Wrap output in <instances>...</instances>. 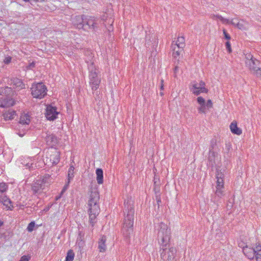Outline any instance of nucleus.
<instances>
[{
	"label": "nucleus",
	"instance_id": "obj_1",
	"mask_svg": "<svg viewBox=\"0 0 261 261\" xmlns=\"http://www.w3.org/2000/svg\"><path fill=\"white\" fill-rule=\"evenodd\" d=\"M171 237V229L167 224L162 222L159 224V229L158 233V239L159 244L163 250L161 253V258L165 260L171 261L176 253L174 247H170L169 242Z\"/></svg>",
	"mask_w": 261,
	"mask_h": 261
},
{
	"label": "nucleus",
	"instance_id": "obj_2",
	"mask_svg": "<svg viewBox=\"0 0 261 261\" xmlns=\"http://www.w3.org/2000/svg\"><path fill=\"white\" fill-rule=\"evenodd\" d=\"M124 211L127 215L124 218L121 232L126 239H129L133 232L135 210L132 200H127V201H124Z\"/></svg>",
	"mask_w": 261,
	"mask_h": 261
},
{
	"label": "nucleus",
	"instance_id": "obj_3",
	"mask_svg": "<svg viewBox=\"0 0 261 261\" xmlns=\"http://www.w3.org/2000/svg\"><path fill=\"white\" fill-rule=\"evenodd\" d=\"M99 198V194L97 188H91L88 205L89 207V222L92 227L94 226L95 223V220L100 211L98 205Z\"/></svg>",
	"mask_w": 261,
	"mask_h": 261
},
{
	"label": "nucleus",
	"instance_id": "obj_4",
	"mask_svg": "<svg viewBox=\"0 0 261 261\" xmlns=\"http://www.w3.org/2000/svg\"><path fill=\"white\" fill-rule=\"evenodd\" d=\"M89 84L92 90H96L101 82V79L98 75V69L93 63L88 65Z\"/></svg>",
	"mask_w": 261,
	"mask_h": 261
},
{
	"label": "nucleus",
	"instance_id": "obj_5",
	"mask_svg": "<svg viewBox=\"0 0 261 261\" xmlns=\"http://www.w3.org/2000/svg\"><path fill=\"white\" fill-rule=\"evenodd\" d=\"M60 160V153L56 148L48 149L43 159L45 164L48 167H52L59 163Z\"/></svg>",
	"mask_w": 261,
	"mask_h": 261
},
{
	"label": "nucleus",
	"instance_id": "obj_6",
	"mask_svg": "<svg viewBox=\"0 0 261 261\" xmlns=\"http://www.w3.org/2000/svg\"><path fill=\"white\" fill-rule=\"evenodd\" d=\"M31 90V94L34 98L41 99L47 94V88L42 83L33 84Z\"/></svg>",
	"mask_w": 261,
	"mask_h": 261
},
{
	"label": "nucleus",
	"instance_id": "obj_7",
	"mask_svg": "<svg viewBox=\"0 0 261 261\" xmlns=\"http://www.w3.org/2000/svg\"><path fill=\"white\" fill-rule=\"evenodd\" d=\"M246 66L252 74L261 79V62L259 60L256 59L248 61L246 62Z\"/></svg>",
	"mask_w": 261,
	"mask_h": 261
},
{
	"label": "nucleus",
	"instance_id": "obj_8",
	"mask_svg": "<svg viewBox=\"0 0 261 261\" xmlns=\"http://www.w3.org/2000/svg\"><path fill=\"white\" fill-rule=\"evenodd\" d=\"M45 135L43 137L45 139L47 145L50 146L51 148H54L53 147L56 146L59 142L57 137L53 134L48 132L45 133Z\"/></svg>",
	"mask_w": 261,
	"mask_h": 261
},
{
	"label": "nucleus",
	"instance_id": "obj_9",
	"mask_svg": "<svg viewBox=\"0 0 261 261\" xmlns=\"http://www.w3.org/2000/svg\"><path fill=\"white\" fill-rule=\"evenodd\" d=\"M59 113L57 111V108L51 105L46 107L45 116L47 120H54L57 118Z\"/></svg>",
	"mask_w": 261,
	"mask_h": 261
},
{
	"label": "nucleus",
	"instance_id": "obj_10",
	"mask_svg": "<svg viewBox=\"0 0 261 261\" xmlns=\"http://www.w3.org/2000/svg\"><path fill=\"white\" fill-rule=\"evenodd\" d=\"M45 183L44 179L41 180H37L35 182L32 186V190L34 192V194H36L40 192L41 190L43 189V184Z\"/></svg>",
	"mask_w": 261,
	"mask_h": 261
},
{
	"label": "nucleus",
	"instance_id": "obj_11",
	"mask_svg": "<svg viewBox=\"0 0 261 261\" xmlns=\"http://www.w3.org/2000/svg\"><path fill=\"white\" fill-rule=\"evenodd\" d=\"M97 21V18L91 16L86 20L85 25H87L89 29H92L93 30H95V29L99 28V24Z\"/></svg>",
	"mask_w": 261,
	"mask_h": 261
},
{
	"label": "nucleus",
	"instance_id": "obj_12",
	"mask_svg": "<svg viewBox=\"0 0 261 261\" xmlns=\"http://www.w3.org/2000/svg\"><path fill=\"white\" fill-rule=\"evenodd\" d=\"M243 251L244 255L249 259H253L255 257V251L254 248L246 246L243 248Z\"/></svg>",
	"mask_w": 261,
	"mask_h": 261
},
{
	"label": "nucleus",
	"instance_id": "obj_13",
	"mask_svg": "<svg viewBox=\"0 0 261 261\" xmlns=\"http://www.w3.org/2000/svg\"><path fill=\"white\" fill-rule=\"evenodd\" d=\"M14 105V101L12 98L8 97L2 98L0 99V107L7 108L12 106Z\"/></svg>",
	"mask_w": 261,
	"mask_h": 261
},
{
	"label": "nucleus",
	"instance_id": "obj_14",
	"mask_svg": "<svg viewBox=\"0 0 261 261\" xmlns=\"http://www.w3.org/2000/svg\"><path fill=\"white\" fill-rule=\"evenodd\" d=\"M229 127L231 133L233 134L240 135L242 133V129L238 127L236 121H233L231 123Z\"/></svg>",
	"mask_w": 261,
	"mask_h": 261
},
{
	"label": "nucleus",
	"instance_id": "obj_15",
	"mask_svg": "<svg viewBox=\"0 0 261 261\" xmlns=\"http://www.w3.org/2000/svg\"><path fill=\"white\" fill-rule=\"evenodd\" d=\"M217 155V153L214 150H209L208 161L209 162L210 166L212 167H213L216 165L215 157Z\"/></svg>",
	"mask_w": 261,
	"mask_h": 261
},
{
	"label": "nucleus",
	"instance_id": "obj_16",
	"mask_svg": "<svg viewBox=\"0 0 261 261\" xmlns=\"http://www.w3.org/2000/svg\"><path fill=\"white\" fill-rule=\"evenodd\" d=\"M12 81L13 88H18L19 89H22L25 88L24 84L20 79L14 78L12 80Z\"/></svg>",
	"mask_w": 261,
	"mask_h": 261
},
{
	"label": "nucleus",
	"instance_id": "obj_17",
	"mask_svg": "<svg viewBox=\"0 0 261 261\" xmlns=\"http://www.w3.org/2000/svg\"><path fill=\"white\" fill-rule=\"evenodd\" d=\"M199 87V83L194 81L191 83V88H190L191 91L195 95H199L201 93L200 88Z\"/></svg>",
	"mask_w": 261,
	"mask_h": 261
},
{
	"label": "nucleus",
	"instance_id": "obj_18",
	"mask_svg": "<svg viewBox=\"0 0 261 261\" xmlns=\"http://www.w3.org/2000/svg\"><path fill=\"white\" fill-rule=\"evenodd\" d=\"M96 180L99 185H101L103 182V172L102 169L97 168L96 170Z\"/></svg>",
	"mask_w": 261,
	"mask_h": 261
},
{
	"label": "nucleus",
	"instance_id": "obj_19",
	"mask_svg": "<svg viewBox=\"0 0 261 261\" xmlns=\"http://www.w3.org/2000/svg\"><path fill=\"white\" fill-rule=\"evenodd\" d=\"M223 188L224 184H217L215 198H216L217 196L219 198H221L224 195Z\"/></svg>",
	"mask_w": 261,
	"mask_h": 261
},
{
	"label": "nucleus",
	"instance_id": "obj_20",
	"mask_svg": "<svg viewBox=\"0 0 261 261\" xmlns=\"http://www.w3.org/2000/svg\"><path fill=\"white\" fill-rule=\"evenodd\" d=\"M84 17V15L77 16L75 17V19L77 22L75 23V24L77 25L79 29L83 28L85 25Z\"/></svg>",
	"mask_w": 261,
	"mask_h": 261
},
{
	"label": "nucleus",
	"instance_id": "obj_21",
	"mask_svg": "<svg viewBox=\"0 0 261 261\" xmlns=\"http://www.w3.org/2000/svg\"><path fill=\"white\" fill-rule=\"evenodd\" d=\"M171 47L173 50L172 55L174 58H176L178 57L184 49V48H181L179 46H174L173 43L172 44Z\"/></svg>",
	"mask_w": 261,
	"mask_h": 261
},
{
	"label": "nucleus",
	"instance_id": "obj_22",
	"mask_svg": "<svg viewBox=\"0 0 261 261\" xmlns=\"http://www.w3.org/2000/svg\"><path fill=\"white\" fill-rule=\"evenodd\" d=\"M85 55L86 57L85 58V61L88 64V65L91 63L94 65V63L92 60L94 55L90 50H87L85 51Z\"/></svg>",
	"mask_w": 261,
	"mask_h": 261
},
{
	"label": "nucleus",
	"instance_id": "obj_23",
	"mask_svg": "<svg viewBox=\"0 0 261 261\" xmlns=\"http://www.w3.org/2000/svg\"><path fill=\"white\" fill-rule=\"evenodd\" d=\"M106 241V237L102 236L98 242V249L100 252H105L106 249V245L105 244Z\"/></svg>",
	"mask_w": 261,
	"mask_h": 261
},
{
	"label": "nucleus",
	"instance_id": "obj_24",
	"mask_svg": "<svg viewBox=\"0 0 261 261\" xmlns=\"http://www.w3.org/2000/svg\"><path fill=\"white\" fill-rule=\"evenodd\" d=\"M15 115V111L13 110H9L8 112L5 113L3 114V116L6 120H9L14 119Z\"/></svg>",
	"mask_w": 261,
	"mask_h": 261
},
{
	"label": "nucleus",
	"instance_id": "obj_25",
	"mask_svg": "<svg viewBox=\"0 0 261 261\" xmlns=\"http://www.w3.org/2000/svg\"><path fill=\"white\" fill-rule=\"evenodd\" d=\"M224 174L222 172H221V171L217 170L216 172V178L217 179V184H224Z\"/></svg>",
	"mask_w": 261,
	"mask_h": 261
},
{
	"label": "nucleus",
	"instance_id": "obj_26",
	"mask_svg": "<svg viewBox=\"0 0 261 261\" xmlns=\"http://www.w3.org/2000/svg\"><path fill=\"white\" fill-rule=\"evenodd\" d=\"M30 122V116L28 115L21 116L20 118V124L25 125L29 124Z\"/></svg>",
	"mask_w": 261,
	"mask_h": 261
},
{
	"label": "nucleus",
	"instance_id": "obj_27",
	"mask_svg": "<svg viewBox=\"0 0 261 261\" xmlns=\"http://www.w3.org/2000/svg\"><path fill=\"white\" fill-rule=\"evenodd\" d=\"M174 46H179L181 48H184L185 46V38L183 36L178 37Z\"/></svg>",
	"mask_w": 261,
	"mask_h": 261
},
{
	"label": "nucleus",
	"instance_id": "obj_28",
	"mask_svg": "<svg viewBox=\"0 0 261 261\" xmlns=\"http://www.w3.org/2000/svg\"><path fill=\"white\" fill-rule=\"evenodd\" d=\"M74 168L73 166H70L68 171V184H69L70 180L72 179L74 177Z\"/></svg>",
	"mask_w": 261,
	"mask_h": 261
},
{
	"label": "nucleus",
	"instance_id": "obj_29",
	"mask_svg": "<svg viewBox=\"0 0 261 261\" xmlns=\"http://www.w3.org/2000/svg\"><path fill=\"white\" fill-rule=\"evenodd\" d=\"M241 21H242V22H236V25H233L240 30H246V22L243 19Z\"/></svg>",
	"mask_w": 261,
	"mask_h": 261
},
{
	"label": "nucleus",
	"instance_id": "obj_30",
	"mask_svg": "<svg viewBox=\"0 0 261 261\" xmlns=\"http://www.w3.org/2000/svg\"><path fill=\"white\" fill-rule=\"evenodd\" d=\"M74 257V253L72 250H68L67 256L66 257L65 261H73Z\"/></svg>",
	"mask_w": 261,
	"mask_h": 261
},
{
	"label": "nucleus",
	"instance_id": "obj_31",
	"mask_svg": "<svg viewBox=\"0 0 261 261\" xmlns=\"http://www.w3.org/2000/svg\"><path fill=\"white\" fill-rule=\"evenodd\" d=\"M205 83L201 81L199 83V88H200V91H201V93H207L208 92V89L205 88Z\"/></svg>",
	"mask_w": 261,
	"mask_h": 261
},
{
	"label": "nucleus",
	"instance_id": "obj_32",
	"mask_svg": "<svg viewBox=\"0 0 261 261\" xmlns=\"http://www.w3.org/2000/svg\"><path fill=\"white\" fill-rule=\"evenodd\" d=\"M245 64L246 65V62H248V61H253L254 60H256V59L253 57V56L250 53L246 54L245 55Z\"/></svg>",
	"mask_w": 261,
	"mask_h": 261
},
{
	"label": "nucleus",
	"instance_id": "obj_33",
	"mask_svg": "<svg viewBox=\"0 0 261 261\" xmlns=\"http://www.w3.org/2000/svg\"><path fill=\"white\" fill-rule=\"evenodd\" d=\"M8 188V186L4 182H0V193L5 192Z\"/></svg>",
	"mask_w": 261,
	"mask_h": 261
},
{
	"label": "nucleus",
	"instance_id": "obj_34",
	"mask_svg": "<svg viewBox=\"0 0 261 261\" xmlns=\"http://www.w3.org/2000/svg\"><path fill=\"white\" fill-rule=\"evenodd\" d=\"M35 226V222L33 221V222H30L27 227L28 231L29 232H32L34 230Z\"/></svg>",
	"mask_w": 261,
	"mask_h": 261
},
{
	"label": "nucleus",
	"instance_id": "obj_35",
	"mask_svg": "<svg viewBox=\"0 0 261 261\" xmlns=\"http://www.w3.org/2000/svg\"><path fill=\"white\" fill-rule=\"evenodd\" d=\"M221 21L223 23H225L227 24H231L232 25H236V22L233 21V19H232L231 21H230L228 19L223 18Z\"/></svg>",
	"mask_w": 261,
	"mask_h": 261
},
{
	"label": "nucleus",
	"instance_id": "obj_36",
	"mask_svg": "<svg viewBox=\"0 0 261 261\" xmlns=\"http://www.w3.org/2000/svg\"><path fill=\"white\" fill-rule=\"evenodd\" d=\"M179 64V60H177V63L175 65L174 69V76L175 77H176L177 73L178 72V70H179L178 64Z\"/></svg>",
	"mask_w": 261,
	"mask_h": 261
},
{
	"label": "nucleus",
	"instance_id": "obj_37",
	"mask_svg": "<svg viewBox=\"0 0 261 261\" xmlns=\"http://www.w3.org/2000/svg\"><path fill=\"white\" fill-rule=\"evenodd\" d=\"M155 198L158 206H159L160 203H161V195L159 192H155Z\"/></svg>",
	"mask_w": 261,
	"mask_h": 261
},
{
	"label": "nucleus",
	"instance_id": "obj_38",
	"mask_svg": "<svg viewBox=\"0 0 261 261\" xmlns=\"http://www.w3.org/2000/svg\"><path fill=\"white\" fill-rule=\"evenodd\" d=\"M197 100L198 103L200 105V106L205 105V99L201 96L198 97Z\"/></svg>",
	"mask_w": 261,
	"mask_h": 261
},
{
	"label": "nucleus",
	"instance_id": "obj_39",
	"mask_svg": "<svg viewBox=\"0 0 261 261\" xmlns=\"http://www.w3.org/2000/svg\"><path fill=\"white\" fill-rule=\"evenodd\" d=\"M205 110H206L205 105L200 106V107L198 109L199 113H204V114L206 113Z\"/></svg>",
	"mask_w": 261,
	"mask_h": 261
},
{
	"label": "nucleus",
	"instance_id": "obj_40",
	"mask_svg": "<svg viewBox=\"0 0 261 261\" xmlns=\"http://www.w3.org/2000/svg\"><path fill=\"white\" fill-rule=\"evenodd\" d=\"M216 145V140L215 139H212L211 141V145L209 150H213L215 146Z\"/></svg>",
	"mask_w": 261,
	"mask_h": 261
},
{
	"label": "nucleus",
	"instance_id": "obj_41",
	"mask_svg": "<svg viewBox=\"0 0 261 261\" xmlns=\"http://www.w3.org/2000/svg\"><path fill=\"white\" fill-rule=\"evenodd\" d=\"M223 33L225 39H226L228 40L230 39V38H231L230 36L228 34V33L227 32V31L225 29H223Z\"/></svg>",
	"mask_w": 261,
	"mask_h": 261
},
{
	"label": "nucleus",
	"instance_id": "obj_42",
	"mask_svg": "<svg viewBox=\"0 0 261 261\" xmlns=\"http://www.w3.org/2000/svg\"><path fill=\"white\" fill-rule=\"evenodd\" d=\"M226 48L227 50V51L230 53L232 51L231 48V45L229 41H227L225 43Z\"/></svg>",
	"mask_w": 261,
	"mask_h": 261
},
{
	"label": "nucleus",
	"instance_id": "obj_43",
	"mask_svg": "<svg viewBox=\"0 0 261 261\" xmlns=\"http://www.w3.org/2000/svg\"><path fill=\"white\" fill-rule=\"evenodd\" d=\"M12 58L10 56H8L5 57V59L4 60V62L6 64H8L11 62Z\"/></svg>",
	"mask_w": 261,
	"mask_h": 261
},
{
	"label": "nucleus",
	"instance_id": "obj_44",
	"mask_svg": "<svg viewBox=\"0 0 261 261\" xmlns=\"http://www.w3.org/2000/svg\"><path fill=\"white\" fill-rule=\"evenodd\" d=\"M30 258V257L26 256V255H23L21 257L19 261H29Z\"/></svg>",
	"mask_w": 261,
	"mask_h": 261
},
{
	"label": "nucleus",
	"instance_id": "obj_45",
	"mask_svg": "<svg viewBox=\"0 0 261 261\" xmlns=\"http://www.w3.org/2000/svg\"><path fill=\"white\" fill-rule=\"evenodd\" d=\"M208 108H211L213 107V103L211 100L209 99L207 101L206 105H205Z\"/></svg>",
	"mask_w": 261,
	"mask_h": 261
},
{
	"label": "nucleus",
	"instance_id": "obj_46",
	"mask_svg": "<svg viewBox=\"0 0 261 261\" xmlns=\"http://www.w3.org/2000/svg\"><path fill=\"white\" fill-rule=\"evenodd\" d=\"M69 184H68V181L66 183L61 191V194H62L67 189Z\"/></svg>",
	"mask_w": 261,
	"mask_h": 261
},
{
	"label": "nucleus",
	"instance_id": "obj_47",
	"mask_svg": "<svg viewBox=\"0 0 261 261\" xmlns=\"http://www.w3.org/2000/svg\"><path fill=\"white\" fill-rule=\"evenodd\" d=\"M35 66V63L34 62H32L29 64V65L27 66V68L29 69H32Z\"/></svg>",
	"mask_w": 261,
	"mask_h": 261
},
{
	"label": "nucleus",
	"instance_id": "obj_48",
	"mask_svg": "<svg viewBox=\"0 0 261 261\" xmlns=\"http://www.w3.org/2000/svg\"><path fill=\"white\" fill-rule=\"evenodd\" d=\"M213 19L218 18V19H220L221 21H222L223 17L221 15H214L213 16Z\"/></svg>",
	"mask_w": 261,
	"mask_h": 261
},
{
	"label": "nucleus",
	"instance_id": "obj_49",
	"mask_svg": "<svg viewBox=\"0 0 261 261\" xmlns=\"http://www.w3.org/2000/svg\"><path fill=\"white\" fill-rule=\"evenodd\" d=\"M85 233L82 230H79V236L80 238V239L82 240V239L84 237Z\"/></svg>",
	"mask_w": 261,
	"mask_h": 261
},
{
	"label": "nucleus",
	"instance_id": "obj_50",
	"mask_svg": "<svg viewBox=\"0 0 261 261\" xmlns=\"http://www.w3.org/2000/svg\"><path fill=\"white\" fill-rule=\"evenodd\" d=\"M255 257L256 258V260L257 259V257H260L261 258V250H258L257 252H255Z\"/></svg>",
	"mask_w": 261,
	"mask_h": 261
},
{
	"label": "nucleus",
	"instance_id": "obj_51",
	"mask_svg": "<svg viewBox=\"0 0 261 261\" xmlns=\"http://www.w3.org/2000/svg\"><path fill=\"white\" fill-rule=\"evenodd\" d=\"M4 90L5 91V93L10 92L12 91L11 88L8 87H6Z\"/></svg>",
	"mask_w": 261,
	"mask_h": 261
},
{
	"label": "nucleus",
	"instance_id": "obj_52",
	"mask_svg": "<svg viewBox=\"0 0 261 261\" xmlns=\"http://www.w3.org/2000/svg\"><path fill=\"white\" fill-rule=\"evenodd\" d=\"M254 250L256 252H257L258 250H261V245L259 244L255 247V248H254Z\"/></svg>",
	"mask_w": 261,
	"mask_h": 261
},
{
	"label": "nucleus",
	"instance_id": "obj_53",
	"mask_svg": "<svg viewBox=\"0 0 261 261\" xmlns=\"http://www.w3.org/2000/svg\"><path fill=\"white\" fill-rule=\"evenodd\" d=\"M50 177V175L49 174H45L43 179H44V180H45V183L47 182V179H49Z\"/></svg>",
	"mask_w": 261,
	"mask_h": 261
},
{
	"label": "nucleus",
	"instance_id": "obj_54",
	"mask_svg": "<svg viewBox=\"0 0 261 261\" xmlns=\"http://www.w3.org/2000/svg\"><path fill=\"white\" fill-rule=\"evenodd\" d=\"M226 148L227 149L228 152L229 151L230 147H231V145L230 144H226V146H225Z\"/></svg>",
	"mask_w": 261,
	"mask_h": 261
},
{
	"label": "nucleus",
	"instance_id": "obj_55",
	"mask_svg": "<svg viewBox=\"0 0 261 261\" xmlns=\"http://www.w3.org/2000/svg\"><path fill=\"white\" fill-rule=\"evenodd\" d=\"M11 203V201L10 200H6L5 201L4 204L6 205L7 206H8V203Z\"/></svg>",
	"mask_w": 261,
	"mask_h": 261
},
{
	"label": "nucleus",
	"instance_id": "obj_56",
	"mask_svg": "<svg viewBox=\"0 0 261 261\" xmlns=\"http://www.w3.org/2000/svg\"><path fill=\"white\" fill-rule=\"evenodd\" d=\"M163 82H164V81L163 80H161V87H160V89L161 90H163V89H164Z\"/></svg>",
	"mask_w": 261,
	"mask_h": 261
},
{
	"label": "nucleus",
	"instance_id": "obj_57",
	"mask_svg": "<svg viewBox=\"0 0 261 261\" xmlns=\"http://www.w3.org/2000/svg\"><path fill=\"white\" fill-rule=\"evenodd\" d=\"M256 261H261V257H257Z\"/></svg>",
	"mask_w": 261,
	"mask_h": 261
},
{
	"label": "nucleus",
	"instance_id": "obj_58",
	"mask_svg": "<svg viewBox=\"0 0 261 261\" xmlns=\"http://www.w3.org/2000/svg\"><path fill=\"white\" fill-rule=\"evenodd\" d=\"M3 224V222L0 220V227Z\"/></svg>",
	"mask_w": 261,
	"mask_h": 261
},
{
	"label": "nucleus",
	"instance_id": "obj_59",
	"mask_svg": "<svg viewBox=\"0 0 261 261\" xmlns=\"http://www.w3.org/2000/svg\"><path fill=\"white\" fill-rule=\"evenodd\" d=\"M150 40V39H148V38H147V36H146V41L147 42V40Z\"/></svg>",
	"mask_w": 261,
	"mask_h": 261
},
{
	"label": "nucleus",
	"instance_id": "obj_60",
	"mask_svg": "<svg viewBox=\"0 0 261 261\" xmlns=\"http://www.w3.org/2000/svg\"><path fill=\"white\" fill-rule=\"evenodd\" d=\"M23 1L25 2H29L30 0H23Z\"/></svg>",
	"mask_w": 261,
	"mask_h": 261
},
{
	"label": "nucleus",
	"instance_id": "obj_61",
	"mask_svg": "<svg viewBox=\"0 0 261 261\" xmlns=\"http://www.w3.org/2000/svg\"><path fill=\"white\" fill-rule=\"evenodd\" d=\"M2 236H3V234L0 233V239L2 238Z\"/></svg>",
	"mask_w": 261,
	"mask_h": 261
},
{
	"label": "nucleus",
	"instance_id": "obj_62",
	"mask_svg": "<svg viewBox=\"0 0 261 261\" xmlns=\"http://www.w3.org/2000/svg\"><path fill=\"white\" fill-rule=\"evenodd\" d=\"M160 94H161V95H163V93L161 92H160Z\"/></svg>",
	"mask_w": 261,
	"mask_h": 261
},
{
	"label": "nucleus",
	"instance_id": "obj_63",
	"mask_svg": "<svg viewBox=\"0 0 261 261\" xmlns=\"http://www.w3.org/2000/svg\"><path fill=\"white\" fill-rule=\"evenodd\" d=\"M59 198H60V197H57V198H56V200H58Z\"/></svg>",
	"mask_w": 261,
	"mask_h": 261
},
{
	"label": "nucleus",
	"instance_id": "obj_64",
	"mask_svg": "<svg viewBox=\"0 0 261 261\" xmlns=\"http://www.w3.org/2000/svg\"><path fill=\"white\" fill-rule=\"evenodd\" d=\"M19 135L20 136H22V135H21V134H19Z\"/></svg>",
	"mask_w": 261,
	"mask_h": 261
}]
</instances>
